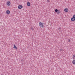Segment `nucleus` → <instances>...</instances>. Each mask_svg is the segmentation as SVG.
<instances>
[{"instance_id": "f257e3e1", "label": "nucleus", "mask_w": 75, "mask_h": 75, "mask_svg": "<svg viewBox=\"0 0 75 75\" xmlns=\"http://www.w3.org/2000/svg\"><path fill=\"white\" fill-rule=\"evenodd\" d=\"M39 25L40 28H44V25L43 23L41 22H40Z\"/></svg>"}, {"instance_id": "f03ea898", "label": "nucleus", "mask_w": 75, "mask_h": 75, "mask_svg": "<svg viewBox=\"0 0 75 75\" xmlns=\"http://www.w3.org/2000/svg\"><path fill=\"white\" fill-rule=\"evenodd\" d=\"M6 4L7 5V6H10V4H11L10 3V1H8L6 3Z\"/></svg>"}, {"instance_id": "7ed1b4c3", "label": "nucleus", "mask_w": 75, "mask_h": 75, "mask_svg": "<svg viewBox=\"0 0 75 75\" xmlns=\"http://www.w3.org/2000/svg\"><path fill=\"white\" fill-rule=\"evenodd\" d=\"M23 6L21 5H20L18 6V9H21L23 8Z\"/></svg>"}, {"instance_id": "20e7f679", "label": "nucleus", "mask_w": 75, "mask_h": 75, "mask_svg": "<svg viewBox=\"0 0 75 75\" xmlns=\"http://www.w3.org/2000/svg\"><path fill=\"white\" fill-rule=\"evenodd\" d=\"M27 5L28 6H31V4H30V3L28 2L27 3Z\"/></svg>"}, {"instance_id": "39448f33", "label": "nucleus", "mask_w": 75, "mask_h": 75, "mask_svg": "<svg viewBox=\"0 0 75 75\" xmlns=\"http://www.w3.org/2000/svg\"><path fill=\"white\" fill-rule=\"evenodd\" d=\"M64 11L65 12H67L68 11V9L67 8H66L64 9Z\"/></svg>"}, {"instance_id": "423d86ee", "label": "nucleus", "mask_w": 75, "mask_h": 75, "mask_svg": "<svg viewBox=\"0 0 75 75\" xmlns=\"http://www.w3.org/2000/svg\"><path fill=\"white\" fill-rule=\"evenodd\" d=\"M75 20V18H74L73 17L71 18V21H74Z\"/></svg>"}, {"instance_id": "0eeeda50", "label": "nucleus", "mask_w": 75, "mask_h": 75, "mask_svg": "<svg viewBox=\"0 0 75 75\" xmlns=\"http://www.w3.org/2000/svg\"><path fill=\"white\" fill-rule=\"evenodd\" d=\"M10 11L9 10H7L6 11V14H10Z\"/></svg>"}, {"instance_id": "6e6552de", "label": "nucleus", "mask_w": 75, "mask_h": 75, "mask_svg": "<svg viewBox=\"0 0 75 75\" xmlns=\"http://www.w3.org/2000/svg\"><path fill=\"white\" fill-rule=\"evenodd\" d=\"M57 14H60V13H61V11H60L58 10V11L56 13Z\"/></svg>"}, {"instance_id": "1a4fd4ad", "label": "nucleus", "mask_w": 75, "mask_h": 75, "mask_svg": "<svg viewBox=\"0 0 75 75\" xmlns=\"http://www.w3.org/2000/svg\"><path fill=\"white\" fill-rule=\"evenodd\" d=\"M13 46L14 47H13V48H15V49H16V50H17V47L16 46V45H14Z\"/></svg>"}, {"instance_id": "9d476101", "label": "nucleus", "mask_w": 75, "mask_h": 75, "mask_svg": "<svg viewBox=\"0 0 75 75\" xmlns=\"http://www.w3.org/2000/svg\"><path fill=\"white\" fill-rule=\"evenodd\" d=\"M73 64L75 65V60H73L72 62Z\"/></svg>"}, {"instance_id": "9b49d317", "label": "nucleus", "mask_w": 75, "mask_h": 75, "mask_svg": "<svg viewBox=\"0 0 75 75\" xmlns=\"http://www.w3.org/2000/svg\"><path fill=\"white\" fill-rule=\"evenodd\" d=\"M73 59H74V58H75V54H74L73 55Z\"/></svg>"}, {"instance_id": "f8f14e48", "label": "nucleus", "mask_w": 75, "mask_h": 75, "mask_svg": "<svg viewBox=\"0 0 75 75\" xmlns=\"http://www.w3.org/2000/svg\"><path fill=\"white\" fill-rule=\"evenodd\" d=\"M58 11V9H56L55 10V12H57Z\"/></svg>"}, {"instance_id": "ddd939ff", "label": "nucleus", "mask_w": 75, "mask_h": 75, "mask_svg": "<svg viewBox=\"0 0 75 75\" xmlns=\"http://www.w3.org/2000/svg\"><path fill=\"white\" fill-rule=\"evenodd\" d=\"M73 17L74 18H75V15H74L73 16Z\"/></svg>"}, {"instance_id": "4468645a", "label": "nucleus", "mask_w": 75, "mask_h": 75, "mask_svg": "<svg viewBox=\"0 0 75 75\" xmlns=\"http://www.w3.org/2000/svg\"><path fill=\"white\" fill-rule=\"evenodd\" d=\"M31 29L32 30H34V28H31Z\"/></svg>"}, {"instance_id": "2eb2a0df", "label": "nucleus", "mask_w": 75, "mask_h": 75, "mask_svg": "<svg viewBox=\"0 0 75 75\" xmlns=\"http://www.w3.org/2000/svg\"><path fill=\"white\" fill-rule=\"evenodd\" d=\"M68 42H70V40L69 39L68 40Z\"/></svg>"}, {"instance_id": "dca6fc26", "label": "nucleus", "mask_w": 75, "mask_h": 75, "mask_svg": "<svg viewBox=\"0 0 75 75\" xmlns=\"http://www.w3.org/2000/svg\"><path fill=\"white\" fill-rule=\"evenodd\" d=\"M47 2H50V0H47Z\"/></svg>"}, {"instance_id": "f3484780", "label": "nucleus", "mask_w": 75, "mask_h": 75, "mask_svg": "<svg viewBox=\"0 0 75 75\" xmlns=\"http://www.w3.org/2000/svg\"><path fill=\"white\" fill-rule=\"evenodd\" d=\"M62 49H60V51H62Z\"/></svg>"}]
</instances>
